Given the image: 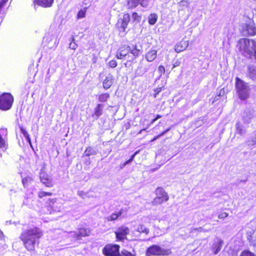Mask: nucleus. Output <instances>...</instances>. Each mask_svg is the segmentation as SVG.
Masks as SVG:
<instances>
[{"mask_svg": "<svg viewBox=\"0 0 256 256\" xmlns=\"http://www.w3.org/2000/svg\"><path fill=\"white\" fill-rule=\"evenodd\" d=\"M14 98L10 93H4L0 96V109L6 110L12 106Z\"/></svg>", "mask_w": 256, "mask_h": 256, "instance_id": "39448f33", "label": "nucleus"}, {"mask_svg": "<svg viewBox=\"0 0 256 256\" xmlns=\"http://www.w3.org/2000/svg\"><path fill=\"white\" fill-rule=\"evenodd\" d=\"M130 52L134 56L137 57L142 52V50L138 48L136 46H134L132 48H130Z\"/></svg>", "mask_w": 256, "mask_h": 256, "instance_id": "bb28decb", "label": "nucleus"}, {"mask_svg": "<svg viewBox=\"0 0 256 256\" xmlns=\"http://www.w3.org/2000/svg\"><path fill=\"white\" fill-rule=\"evenodd\" d=\"M58 204L52 202V204H50V207L52 208L53 212H57L60 211V206H58Z\"/></svg>", "mask_w": 256, "mask_h": 256, "instance_id": "473e14b6", "label": "nucleus"}, {"mask_svg": "<svg viewBox=\"0 0 256 256\" xmlns=\"http://www.w3.org/2000/svg\"><path fill=\"white\" fill-rule=\"evenodd\" d=\"M24 137L26 138V141L28 142H29L30 144H31V140H30V136L28 134L24 136Z\"/></svg>", "mask_w": 256, "mask_h": 256, "instance_id": "de8ad7c7", "label": "nucleus"}, {"mask_svg": "<svg viewBox=\"0 0 256 256\" xmlns=\"http://www.w3.org/2000/svg\"><path fill=\"white\" fill-rule=\"evenodd\" d=\"M40 181L48 187L52 186V181L50 176L46 173L41 172L40 174Z\"/></svg>", "mask_w": 256, "mask_h": 256, "instance_id": "dca6fc26", "label": "nucleus"}, {"mask_svg": "<svg viewBox=\"0 0 256 256\" xmlns=\"http://www.w3.org/2000/svg\"><path fill=\"white\" fill-rule=\"evenodd\" d=\"M7 134L8 130L6 128L0 129V148L4 151L6 150L8 148L7 144L5 141Z\"/></svg>", "mask_w": 256, "mask_h": 256, "instance_id": "4468645a", "label": "nucleus"}, {"mask_svg": "<svg viewBox=\"0 0 256 256\" xmlns=\"http://www.w3.org/2000/svg\"><path fill=\"white\" fill-rule=\"evenodd\" d=\"M242 34L244 36H254L256 34V27L253 22L244 24L242 26Z\"/></svg>", "mask_w": 256, "mask_h": 256, "instance_id": "6e6552de", "label": "nucleus"}, {"mask_svg": "<svg viewBox=\"0 0 256 256\" xmlns=\"http://www.w3.org/2000/svg\"><path fill=\"white\" fill-rule=\"evenodd\" d=\"M78 195L82 196V198H84V196L86 195V194L82 191L78 192Z\"/></svg>", "mask_w": 256, "mask_h": 256, "instance_id": "864d4df0", "label": "nucleus"}, {"mask_svg": "<svg viewBox=\"0 0 256 256\" xmlns=\"http://www.w3.org/2000/svg\"><path fill=\"white\" fill-rule=\"evenodd\" d=\"M188 40H182L179 43L176 44L174 46L175 51L176 52H182L188 46Z\"/></svg>", "mask_w": 256, "mask_h": 256, "instance_id": "f3484780", "label": "nucleus"}, {"mask_svg": "<svg viewBox=\"0 0 256 256\" xmlns=\"http://www.w3.org/2000/svg\"><path fill=\"white\" fill-rule=\"evenodd\" d=\"M2 234V232L0 231V235Z\"/></svg>", "mask_w": 256, "mask_h": 256, "instance_id": "052dcab7", "label": "nucleus"}, {"mask_svg": "<svg viewBox=\"0 0 256 256\" xmlns=\"http://www.w3.org/2000/svg\"><path fill=\"white\" fill-rule=\"evenodd\" d=\"M162 118V116L161 115L157 114L156 116V118H155L157 120L158 118Z\"/></svg>", "mask_w": 256, "mask_h": 256, "instance_id": "4d7b16f0", "label": "nucleus"}, {"mask_svg": "<svg viewBox=\"0 0 256 256\" xmlns=\"http://www.w3.org/2000/svg\"><path fill=\"white\" fill-rule=\"evenodd\" d=\"M24 137L26 138V141L28 142H29L30 144H31V140H30V136L28 134L24 136Z\"/></svg>", "mask_w": 256, "mask_h": 256, "instance_id": "49530a36", "label": "nucleus"}, {"mask_svg": "<svg viewBox=\"0 0 256 256\" xmlns=\"http://www.w3.org/2000/svg\"><path fill=\"white\" fill-rule=\"evenodd\" d=\"M52 195V193L45 192H38V196L40 198H42L46 196H49Z\"/></svg>", "mask_w": 256, "mask_h": 256, "instance_id": "4c0bfd02", "label": "nucleus"}, {"mask_svg": "<svg viewBox=\"0 0 256 256\" xmlns=\"http://www.w3.org/2000/svg\"><path fill=\"white\" fill-rule=\"evenodd\" d=\"M130 21V16L128 14H124L122 18L118 20L116 25L120 32H124L126 31Z\"/></svg>", "mask_w": 256, "mask_h": 256, "instance_id": "1a4fd4ad", "label": "nucleus"}, {"mask_svg": "<svg viewBox=\"0 0 256 256\" xmlns=\"http://www.w3.org/2000/svg\"><path fill=\"white\" fill-rule=\"evenodd\" d=\"M223 241L219 238H216L212 246V250L214 254H217L221 250Z\"/></svg>", "mask_w": 256, "mask_h": 256, "instance_id": "6ab92c4d", "label": "nucleus"}, {"mask_svg": "<svg viewBox=\"0 0 256 256\" xmlns=\"http://www.w3.org/2000/svg\"><path fill=\"white\" fill-rule=\"evenodd\" d=\"M150 0H127V6L128 8L132 9L137 6L139 4L144 8H148Z\"/></svg>", "mask_w": 256, "mask_h": 256, "instance_id": "9d476101", "label": "nucleus"}, {"mask_svg": "<svg viewBox=\"0 0 256 256\" xmlns=\"http://www.w3.org/2000/svg\"><path fill=\"white\" fill-rule=\"evenodd\" d=\"M138 153V152H136L134 154H133L130 158L128 160H126V162H124L123 164H120V168H124L127 164H130L134 159V156H136V155Z\"/></svg>", "mask_w": 256, "mask_h": 256, "instance_id": "c85d7f7f", "label": "nucleus"}, {"mask_svg": "<svg viewBox=\"0 0 256 256\" xmlns=\"http://www.w3.org/2000/svg\"><path fill=\"white\" fill-rule=\"evenodd\" d=\"M130 50V47L128 45H124L118 48L116 52V56L118 59H122Z\"/></svg>", "mask_w": 256, "mask_h": 256, "instance_id": "ddd939ff", "label": "nucleus"}, {"mask_svg": "<svg viewBox=\"0 0 256 256\" xmlns=\"http://www.w3.org/2000/svg\"><path fill=\"white\" fill-rule=\"evenodd\" d=\"M248 76L249 78L254 80H256V66L250 65L248 66Z\"/></svg>", "mask_w": 256, "mask_h": 256, "instance_id": "5701e85b", "label": "nucleus"}, {"mask_svg": "<svg viewBox=\"0 0 256 256\" xmlns=\"http://www.w3.org/2000/svg\"><path fill=\"white\" fill-rule=\"evenodd\" d=\"M171 129V127H170L168 128L167 129H166L164 132H162L160 134V136H164V135L166 132H168L169 130H170Z\"/></svg>", "mask_w": 256, "mask_h": 256, "instance_id": "603ef678", "label": "nucleus"}, {"mask_svg": "<svg viewBox=\"0 0 256 256\" xmlns=\"http://www.w3.org/2000/svg\"><path fill=\"white\" fill-rule=\"evenodd\" d=\"M132 16L134 20L138 22H140L141 20V16H139L136 12H134Z\"/></svg>", "mask_w": 256, "mask_h": 256, "instance_id": "f704fd0d", "label": "nucleus"}, {"mask_svg": "<svg viewBox=\"0 0 256 256\" xmlns=\"http://www.w3.org/2000/svg\"><path fill=\"white\" fill-rule=\"evenodd\" d=\"M74 38H72V40L69 44V48L72 50H76L77 48V44L74 42Z\"/></svg>", "mask_w": 256, "mask_h": 256, "instance_id": "c9c22d12", "label": "nucleus"}, {"mask_svg": "<svg viewBox=\"0 0 256 256\" xmlns=\"http://www.w3.org/2000/svg\"><path fill=\"white\" fill-rule=\"evenodd\" d=\"M86 12V10L85 8L81 9L78 12L77 14V18L78 19H80L85 16Z\"/></svg>", "mask_w": 256, "mask_h": 256, "instance_id": "72a5a7b5", "label": "nucleus"}, {"mask_svg": "<svg viewBox=\"0 0 256 256\" xmlns=\"http://www.w3.org/2000/svg\"><path fill=\"white\" fill-rule=\"evenodd\" d=\"M156 197L154 201L155 204H160L168 200V196L162 188H158L156 190Z\"/></svg>", "mask_w": 256, "mask_h": 256, "instance_id": "0eeeda50", "label": "nucleus"}, {"mask_svg": "<svg viewBox=\"0 0 256 256\" xmlns=\"http://www.w3.org/2000/svg\"><path fill=\"white\" fill-rule=\"evenodd\" d=\"M236 88L239 98L245 100L249 96L250 88L248 84L238 77L236 78Z\"/></svg>", "mask_w": 256, "mask_h": 256, "instance_id": "20e7f679", "label": "nucleus"}, {"mask_svg": "<svg viewBox=\"0 0 256 256\" xmlns=\"http://www.w3.org/2000/svg\"><path fill=\"white\" fill-rule=\"evenodd\" d=\"M42 236V232L39 228L32 227L24 230L20 238L25 248L30 252H34L36 245L38 244L39 240Z\"/></svg>", "mask_w": 256, "mask_h": 256, "instance_id": "f257e3e1", "label": "nucleus"}, {"mask_svg": "<svg viewBox=\"0 0 256 256\" xmlns=\"http://www.w3.org/2000/svg\"><path fill=\"white\" fill-rule=\"evenodd\" d=\"M180 6L187 7L189 5V2L188 0H182L180 2Z\"/></svg>", "mask_w": 256, "mask_h": 256, "instance_id": "79ce46f5", "label": "nucleus"}, {"mask_svg": "<svg viewBox=\"0 0 256 256\" xmlns=\"http://www.w3.org/2000/svg\"><path fill=\"white\" fill-rule=\"evenodd\" d=\"M134 230L140 233H144L146 234L149 232L148 229L146 228V227L142 224L137 226Z\"/></svg>", "mask_w": 256, "mask_h": 256, "instance_id": "393cba45", "label": "nucleus"}, {"mask_svg": "<svg viewBox=\"0 0 256 256\" xmlns=\"http://www.w3.org/2000/svg\"><path fill=\"white\" fill-rule=\"evenodd\" d=\"M97 154V150L92 147H88L84 152L82 157H88L91 156H95Z\"/></svg>", "mask_w": 256, "mask_h": 256, "instance_id": "4be33fe9", "label": "nucleus"}, {"mask_svg": "<svg viewBox=\"0 0 256 256\" xmlns=\"http://www.w3.org/2000/svg\"><path fill=\"white\" fill-rule=\"evenodd\" d=\"M24 137L26 138V141L28 142H29L30 144H31V140H30V136L28 134L24 136Z\"/></svg>", "mask_w": 256, "mask_h": 256, "instance_id": "09e8293b", "label": "nucleus"}, {"mask_svg": "<svg viewBox=\"0 0 256 256\" xmlns=\"http://www.w3.org/2000/svg\"><path fill=\"white\" fill-rule=\"evenodd\" d=\"M224 94V90L223 88H222L218 92V96L219 97H220L222 96H223Z\"/></svg>", "mask_w": 256, "mask_h": 256, "instance_id": "8fccbe9b", "label": "nucleus"}, {"mask_svg": "<svg viewBox=\"0 0 256 256\" xmlns=\"http://www.w3.org/2000/svg\"><path fill=\"white\" fill-rule=\"evenodd\" d=\"M108 64L110 68H114L116 66L117 62H116V60H110Z\"/></svg>", "mask_w": 256, "mask_h": 256, "instance_id": "ea45409f", "label": "nucleus"}, {"mask_svg": "<svg viewBox=\"0 0 256 256\" xmlns=\"http://www.w3.org/2000/svg\"><path fill=\"white\" fill-rule=\"evenodd\" d=\"M254 110L252 108H247L244 112L242 118L244 124H248L251 122L254 116Z\"/></svg>", "mask_w": 256, "mask_h": 256, "instance_id": "f8f14e48", "label": "nucleus"}, {"mask_svg": "<svg viewBox=\"0 0 256 256\" xmlns=\"http://www.w3.org/2000/svg\"><path fill=\"white\" fill-rule=\"evenodd\" d=\"M114 82V76L111 74H108L103 82V88L105 90L108 89Z\"/></svg>", "mask_w": 256, "mask_h": 256, "instance_id": "a211bd4d", "label": "nucleus"}, {"mask_svg": "<svg viewBox=\"0 0 256 256\" xmlns=\"http://www.w3.org/2000/svg\"><path fill=\"white\" fill-rule=\"evenodd\" d=\"M158 70L159 72L161 73V74H164V72H165V69H164V66H158Z\"/></svg>", "mask_w": 256, "mask_h": 256, "instance_id": "a18cd8bd", "label": "nucleus"}, {"mask_svg": "<svg viewBox=\"0 0 256 256\" xmlns=\"http://www.w3.org/2000/svg\"><path fill=\"white\" fill-rule=\"evenodd\" d=\"M121 256H134V255L130 252L124 250L122 252Z\"/></svg>", "mask_w": 256, "mask_h": 256, "instance_id": "a19ab883", "label": "nucleus"}, {"mask_svg": "<svg viewBox=\"0 0 256 256\" xmlns=\"http://www.w3.org/2000/svg\"><path fill=\"white\" fill-rule=\"evenodd\" d=\"M122 212L120 211L117 213H113L107 218L108 221H112L116 220L122 214Z\"/></svg>", "mask_w": 256, "mask_h": 256, "instance_id": "7c9ffc66", "label": "nucleus"}, {"mask_svg": "<svg viewBox=\"0 0 256 256\" xmlns=\"http://www.w3.org/2000/svg\"><path fill=\"white\" fill-rule=\"evenodd\" d=\"M220 98V97H219V96H218V94H217V95H216V96H215V97H214V101H217V100H219V98Z\"/></svg>", "mask_w": 256, "mask_h": 256, "instance_id": "6e6d98bb", "label": "nucleus"}, {"mask_svg": "<svg viewBox=\"0 0 256 256\" xmlns=\"http://www.w3.org/2000/svg\"><path fill=\"white\" fill-rule=\"evenodd\" d=\"M32 180V178L30 177H26L24 178H23L22 182L24 186H28V184Z\"/></svg>", "mask_w": 256, "mask_h": 256, "instance_id": "e433bc0d", "label": "nucleus"}, {"mask_svg": "<svg viewBox=\"0 0 256 256\" xmlns=\"http://www.w3.org/2000/svg\"><path fill=\"white\" fill-rule=\"evenodd\" d=\"M20 132L24 136L28 134L27 131L25 129H24L23 128H20Z\"/></svg>", "mask_w": 256, "mask_h": 256, "instance_id": "3c124183", "label": "nucleus"}, {"mask_svg": "<svg viewBox=\"0 0 256 256\" xmlns=\"http://www.w3.org/2000/svg\"><path fill=\"white\" fill-rule=\"evenodd\" d=\"M162 91V88H158L154 90V97L156 98L157 95Z\"/></svg>", "mask_w": 256, "mask_h": 256, "instance_id": "c03bdc74", "label": "nucleus"}, {"mask_svg": "<svg viewBox=\"0 0 256 256\" xmlns=\"http://www.w3.org/2000/svg\"><path fill=\"white\" fill-rule=\"evenodd\" d=\"M54 0H34V2L35 4L44 8H49L50 7Z\"/></svg>", "mask_w": 256, "mask_h": 256, "instance_id": "aec40b11", "label": "nucleus"}, {"mask_svg": "<svg viewBox=\"0 0 256 256\" xmlns=\"http://www.w3.org/2000/svg\"><path fill=\"white\" fill-rule=\"evenodd\" d=\"M156 120V118L152 120L150 124H153Z\"/></svg>", "mask_w": 256, "mask_h": 256, "instance_id": "bf43d9fd", "label": "nucleus"}, {"mask_svg": "<svg viewBox=\"0 0 256 256\" xmlns=\"http://www.w3.org/2000/svg\"><path fill=\"white\" fill-rule=\"evenodd\" d=\"M160 136V134L157 136H156L155 137H154V138L152 139V142L153 141H154L156 140L157 139H158V138H160V136Z\"/></svg>", "mask_w": 256, "mask_h": 256, "instance_id": "5fc2aeb1", "label": "nucleus"}, {"mask_svg": "<svg viewBox=\"0 0 256 256\" xmlns=\"http://www.w3.org/2000/svg\"><path fill=\"white\" fill-rule=\"evenodd\" d=\"M236 132L240 135L244 134L246 132L242 124L240 122H236Z\"/></svg>", "mask_w": 256, "mask_h": 256, "instance_id": "cd10ccee", "label": "nucleus"}, {"mask_svg": "<svg viewBox=\"0 0 256 256\" xmlns=\"http://www.w3.org/2000/svg\"><path fill=\"white\" fill-rule=\"evenodd\" d=\"M228 216V214L226 212H222L221 214H220L218 215V218L220 219H222V218H226Z\"/></svg>", "mask_w": 256, "mask_h": 256, "instance_id": "37998d69", "label": "nucleus"}, {"mask_svg": "<svg viewBox=\"0 0 256 256\" xmlns=\"http://www.w3.org/2000/svg\"><path fill=\"white\" fill-rule=\"evenodd\" d=\"M138 153V152H136L134 154H133L130 158L128 160H126V162H124L123 164H120V168H124L127 164H130L134 159V156H136V155Z\"/></svg>", "mask_w": 256, "mask_h": 256, "instance_id": "c756f323", "label": "nucleus"}, {"mask_svg": "<svg viewBox=\"0 0 256 256\" xmlns=\"http://www.w3.org/2000/svg\"><path fill=\"white\" fill-rule=\"evenodd\" d=\"M110 96L108 93H105L100 94L98 96V100L100 102H106L109 98Z\"/></svg>", "mask_w": 256, "mask_h": 256, "instance_id": "2f4dec72", "label": "nucleus"}, {"mask_svg": "<svg viewBox=\"0 0 256 256\" xmlns=\"http://www.w3.org/2000/svg\"><path fill=\"white\" fill-rule=\"evenodd\" d=\"M148 256H168L172 254L171 248L164 245L154 244L148 247L146 252Z\"/></svg>", "mask_w": 256, "mask_h": 256, "instance_id": "7ed1b4c3", "label": "nucleus"}, {"mask_svg": "<svg viewBox=\"0 0 256 256\" xmlns=\"http://www.w3.org/2000/svg\"><path fill=\"white\" fill-rule=\"evenodd\" d=\"M240 256H256L254 254L250 251H244L242 252Z\"/></svg>", "mask_w": 256, "mask_h": 256, "instance_id": "58836bf2", "label": "nucleus"}, {"mask_svg": "<svg viewBox=\"0 0 256 256\" xmlns=\"http://www.w3.org/2000/svg\"><path fill=\"white\" fill-rule=\"evenodd\" d=\"M90 230L88 228H80L76 232H70V236L79 239L82 237H85L90 235Z\"/></svg>", "mask_w": 256, "mask_h": 256, "instance_id": "9b49d317", "label": "nucleus"}, {"mask_svg": "<svg viewBox=\"0 0 256 256\" xmlns=\"http://www.w3.org/2000/svg\"><path fill=\"white\" fill-rule=\"evenodd\" d=\"M86 164H90V158L86 159Z\"/></svg>", "mask_w": 256, "mask_h": 256, "instance_id": "13d9d810", "label": "nucleus"}, {"mask_svg": "<svg viewBox=\"0 0 256 256\" xmlns=\"http://www.w3.org/2000/svg\"><path fill=\"white\" fill-rule=\"evenodd\" d=\"M238 46L240 51L244 52L247 56H250L254 54L256 58V42L246 38L239 40Z\"/></svg>", "mask_w": 256, "mask_h": 256, "instance_id": "f03ea898", "label": "nucleus"}, {"mask_svg": "<svg viewBox=\"0 0 256 256\" xmlns=\"http://www.w3.org/2000/svg\"><path fill=\"white\" fill-rule=\"evenodd\" d=\"M104 107V105L102 104H99L97 105L94 109V115L95 119H98L102 114Z\"/></svg>", "mask_w": 256, "mask_h": 256, "instance_id": "b1692460", "label": "nucleus"}, {"mask_svg": "<svg viewBox=\"0 0 256 256\" xmlns=\"http://www.w3.org/2000/svg\"><path fill=\"white\" fill-rule=\"evenodd\" d=\"M120 248L118 244H108L103 248L102 253L105 256H121Z\"/></svg>", "mask_w": 256, "mask_h": 256, "instance_id": "423d86ee", "label": "nucleus"}, {"mask_svg": "<svg viewBox=\"0 0 256 256\" xmlns=\"http://www.w3.org/2000/svg\"><path fill=\"white\" fill-rule=\"evenodd\" d=\"M157 56V50H151L146 54V58L148 62H152Z\"/></svg>", "mask_w": 256, "mask_h": 256, "instance_id": "412c9836", "label": "nucleus"}, {"mask_svg": "<svg viewBox=\"0 0 256 256\" xmlns=\"http://www.w3.org/2000/svg\"><path fill=\"white\" fill-rule=\"evenodd\" d=\"M158 15L155 14H151L148 16V22L150 24V25H154V24L158 20Z\"/></svg>", "mask_w": 256, "mask_h": 256, "instance_id": "a878e982", "label": "nucleus"}, {"mask_svg": "<svg viewBox=\"0 0 256 256\" xmlns=\"http://www.w3.org/2000/svg\"><path fill=\"white\" fill-rule=\"evenodd\" d=\"M129 228L126 226L120 228L118 232H116V238L120 240H122L126 238V236L129 233Z\"/></svg>", "mask_w": 256, "mask_h": 256, "instance_id": "2eb2a0df", "label": "nucleus"}]
</instances>
